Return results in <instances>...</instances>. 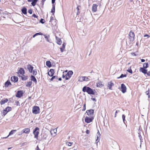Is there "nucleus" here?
I'll use <instances>...</instances> for the list:
<instances>
[{
    "label": "nucleus",
    "mask_w": 150,
    "mask_h": 150,
    "mask_svg": "<svg viewBox=\"0 0 150 150\" xmlns=\"http://www.w3.org/2000/svg\"><path fill=\"white\" fill-rule=\"evenodd\" d=\"M82 91L84 92H87L90 95H94L95 94V90H93L89 87L86 86H85L83 88Z\"/></svg>",
    "instance_id": "obj_1"
},
{
    "label": "nucleus",
    "mask_w": 150,
    "mask_h": 150,
    "mask_svg": "<svg viewBox=\"0 0 150 150\" xmlns=\"http://www.w3.org/2000/svg\"><path fill=\"white\" fill-rule=\"evenodd\" d=\"M39 130V128L38 127H36L33 130V133L34 134V138L37 139H38V135L39 134L38 131Z\"/></svg>",
    "instance_id": "obj_2"
},
{
    "label": "nucleus",
    "mask_w": 150,
    "mask_h": 150,
    "mask_svg": "<svg viewBox=\"0 0 150 150\" xmlns=\"http://www.w3.org/2000/svg\"><path fill=\"white\" fill-rule=\"evenodd\" d=\"M40 108L37 106H34L32 109V112L33 114H37L39 113Z\"/></svg>",
    "instance_id": "obj_3"
},
{
    "label": "nucleus",
    "mask_w": 150,
    "mask_h": 150,
    "mask_svg": "<svg viewBox=\"0 0 150 150\" xmlns=\"http://www.w3.org/2000/svg\"><path fill=\"white\" fill-rule=\"evenodd\" d=\"M73 73L72 71H69L66 74V78L65 79L66 80H68L71 77Z\"/></svg>",
    "instance_id": "obj_4"
},
{
    "label": "nucleus",
    "mask_w": 150,
    "mask_h": 150,
    "mask_svg": "<svg viewBox=\"0 0 150 150\" xmlns=\"http://www.w3.org/2000/svg\"><path fill=\"white\" fill-rule=\"evenodd\" d=\"M90 77V76H88V77L81 76L80 77V79L79 80H80L81 82L84 81H87L90 80V79L89 78Z\"/></svg>",
    "instance_id": "obj_5"
},
{
    "label": "nucleus",
    "mask_w": 150,
    "mask_h": 150,
    "mask_svg": "<svg viewBox=\"0 0 150 150\" xmlns=\"http://www.w3.org/2000/svg\"><path fill=\"white\" fill-rule=\"evenodd\" d=\"M93 119L94 117H90L86 116L85 118V121L86 122L88 123L92 122Z\"/></svg>",
    "instance_id": "obj_6"
},
{
    "label": "nucleus",
    "mask_w": 150,
    "mask_h": 150,
    "mask_svg": "<svg viewBox=\"0 0 150 150\" xmlns=\"http://www.w3.org/2000/svg\"><path fill=\"white\" fill-rule=\"evenodd\" d=\"M23 93L22 91H17L16 96L18 98H20L23 96Z\"/></svg>",
    "instance_id": "obj_7"
},
{
    "label": "nucleus",
    "mask_w": 150,
    "mask_h": 150,
    "mask_svg": "<svg viewBox=\"0 0 150 150\" xmlns=\"http://www.w3.org/2000/svg\"><path fill=\"white\" fill-rule=\"evenodd\" d=\"M121 91L123 93H125L126 92V87L125 85L123 83L121 84Z\"/></svg>",
    "instance_id": "obj_8"
},
{
    "label": "nucleus",
    "mask_w": 150,
    "mask_h": 150,
    "mask_svg": "<svg viewBox=\"0 0 150 150\" xmlns=\"http://www.w3.org/2000/svg\"><path fill=\"white\" fill-rule=\"evenodd\" d=\"M40 136L41 139L40 140L45 139L47 137V135L46 132H44L41 134Z\"/></svg>",
    "instance_id": "obj_9"
},
{
    "label": "nucleus",
    "mask_w": 150,
    "mask_h": 150,
    "mask_svg": "<svg viewBox=\"0 0 150 150\" xmlns=\"http://www.w3.org/2000/svg\"><path fill=\"white\" fill-rule=\"evenodd\" d=\"M11 80L14 83L17 82L18 81V78L16 76H12L11 78Z\"/></svg>",
    "instance_id": "obj_10"
},
{
    "label": "nucleus",
    "mask_w": 150,
    "mask_h": 150,
    "mask_svg": "<svg viewBox=\"0 0 150 150\" xmlns=\"http://www.w3.org/2000/svg\"><path fill=\"white\" fill-rule=\"evenodd\" d=\"M22 132L21 133V135L23 133L28 134L30 132V129L29 128H25L22 130Z\"/></svg>",
    "instance_id": "obj_11"
},
{
    "label": "nucleus",
    "mask_w": 150,
    "mask_h": 150,
    "mask_svg": "<svg viewBox=\"0 0 150 150\" xmlns=\"http://www.w3.org/2000/svg\"><path fill=\"white\" fill-rule=\"evenodd\" d=\"M27 69H28L30 73H32L33 71V67L30 64H28V65H27Z\"/></svg>",
    "instance_id": "obj_12"
},
{
    "label": "nucleus",
    "mask_w": 150,
    "mask_h": 150,
    "mask_svg": "<svg viewBox=\"0 0 150 150\" xmlns=\"http://www.w3.org/2000/svg\"><path fill=\"white\" fill-rule=\"evenodd\" d=\"M129 38L134 40V32L132 30L129 32Z\"/></svg>",
    "instance_id": "obj_13"
},
{
    "label": "nucleus",
    "mask_w": 150,
    "mask_h": 150,
    "mask_svg": "<svg viewBox=\"0 0 150 150\" xmlns=\"http://www.w3.org/2000/svg\"><path fill=\"white\" fill-rule=\"evenodd\" d=\"M139 71L140 72H142L144 74H145L147 73V70L144 67H141L139 69Z\"/></svg>",
    "instance_id": "obj_14"
},
{
    "label": "nucleus",
    "mask_w": 150,
    "mask_h": 150,
    "mask_svg": "<svg viewBox=\"0 0 150 150\" xmlns=\"http://www.w3.org/2000/svg\"><path fill=\"white\" fill-rule=\"evenodd\" d=\"M54 73V70L53 69H50L49 71L48 72V74L49 76L51 77L53 75Z\"/></svg>",
    "instance_id": "obj_15"
},
{
    "label": "nucleus",
    "mask_w": 150,
    "mask_h": 150,
    "mask_svg": "<svg viewBox=\"0 0 150 150\" xmlns=\"http://www.w3.org/2000/svg\"><path fill=\"white\" fill-rule=\"evenodd\" d=\"M38 0H27L28 2H32L31 4L33 6H35L36 5Z\"/></svg>",
    "instance_id": "obj_16"
},
{
    "label": "nucleus",
    "mask_w": 150,
    "mask_h": 150,
    "mask_svg": "<svg viewBox=\"0 0 150 150\" xmlns=\"http://www.w3.org/2000/svg\"><path fill=\"white\" fill-rule=\"evenodd\" d=\"M114 85L112 81L108 83V87L110 89L112 90V86Z\"/></svg>",
    "instance_id": "obj_17"
},
{
    "label": "nucleus",
    "mask_w": 150,
    "mask_h": 150,
    "mask_svg": "<svg viewBox=\"0 0 150 150\" xmlns=\"http://www.w3.org/2000/svg\"><path fill=\"white\" fill-rule=\"evenodd\" d=\"M134 40L129 38L128 40H126V44L127 45H129L131 44L134 41Z\"/></svg>",
    "instance_id": "obj_18"
},
{
    "label": "nucleus",
    "mask_w": 150,
    "mask_h": 150,
    "mask_svg": "<svg viewBox=\"0 0 150 150\" xmlns=\"http://www.w3.org/2000/svg\"><path fill=\"white\" fill-rule=\"evenodd\" d=\"M22 13L24 15L27 13V8L25 7H23L21 9Z\"/></svg>",
    "instance_id": "obj_19"
},
{
    "label": "nucleus",
    "mask_w": 150,
    "mask_h": 150,
    "mask_svg": "<svg viewBox=\"0 0 150 150\" xmlns=\"http://www.w3.org/2000/svg\"><path fill=\"white\" fill-rule=\"evenodd\" d=\"M20 74L23 75L25 73V71L22 68H20L18 71Z\"/></svg>",
    "instance_id": "obj_20"
},
{
    "label": "nucleus",
    "mask_w": 150,
    "mask_h": 150,
    "mask_svg": "<svg viewBox=\"0 0 150 150\" xmlns=\"http://www.w3.org/2000/svg\"><path fill=\"white\" fill-rule=\"evenodd\" d=\"M98 6L96 4H93L92 6V11L93 12L96 11L97 7Z\"/></svg>",
    "instance_id": "obj_21"
},
{
    "label": "nucleus",
    "mask_w": 150,
    "mask_h": 150,
    "mask_svg": "<svg viewBox=\"0 0 150 150\" xmlns=\"http://www.w3.org/2000/svg\"><path fill=\"white\" fill-rule=\"evenodd\" d=\"M56 39L57 40V43L59 45H60L62 43V41L61 40L60 38L58 37L57 36H56Z\"/></svg>",
    "instance_id": "obj_22"
},
{
    "label": "nucleus",
    "mask_w": 150,
    "mask_h": 150,
    "mask_svg": "<svg viewBox=\"0 0 150 150\" xmlns=\"http://www.w3.org/2000/svg\"><path fill=\"white\" fill-rule=\"evenodd\" d=\"M88 113L87 115H92L94 113V110L93 109H90L89 110H88Z\"/></svg>",
    "instance_id": "obj_23"
},
{
    "label": "nucleus",
    "mask_w": 150,
    "mask_h": 150,
    "mask_svg": "<svg viewBox=\"0 0 150 150\" xmlns=\"http://www.w3.org/2000/svg\"><path fill=\"white\" fill-rule=\"evenodd\" d=\"M30 80L31 81H33L35 84L37 83V79L35 76L33 75H31L30 76Z\"/></svg>",
    "instance_id": "obj_24"
},
{
    "label": "nucleus",
    "mask_w": 150,
    "mask_h": 150,
    "mask_svg": "<svg viewBox=\"0 0 150 150\" xmlns=\"http://www.w3.org/2000/svg\"><path fill=\"white\" fill-rule=\"evenodd\" d=\"M43 35L44 36L45 38V40L49 42H50V41L49 40L50 37V36L49 35H45L43 34V35Z\"/></svg>",
    "instance_id": "obj_25"
},
{
    "label": "nucleus",
    "mask_w": 150,
    "mask_h": 150,
    "mask_svg": "<svg viewBox=\"0 0 150 150\" xmlns=\"http://www.w3.org/2000/svg\"><path fill=\"white\" fill-rule=\"evenodd\" d=\"M5 87H8L10 85H11V84L9 80H8L5 83Z\"/></svg>",
    "instance_id": "obj_26"
},
{
    "label": "nucleus",
    "mask_w": 150,
    "mask_h": 150,
    "mask_svg": "<svg viewBox=\"0 0 150 150\" xmlns=\"http://www.w3.org/2000/svg\"><path fill=\"white\" fill-rule=\"evenodd\" d=\"M8 99L7 98H6L4 100L3 99L1 101L0 103L1 105H3L5 103H7L8 101Z\"/></svg>",
    "instance_id": "obj_27"
},
{
    "label": "nucleus",
    "mask_w": 150,
    "mask_h": 150,
    "mask_svg": "<svg viewBox=\"0 0 150 150\" xmlns=\"http://www.w3.org/2000/svg\"><path fill=\"white\" fill-rule=\"evenodd\" d=\"M46 66L49 68H50L52 67L51 62L50 61H47L46 62Z\"/></svg>",
    "instance_id": "obj_28"
},
{
    "label": "nucleus",
    "mask_w": 150,
    "mask_h": 150,
    "mask_svg": "<svg viewBox=\"0 0 150 150\" xmlns=\"http://www.w3.org/2000/svg\"><path fill=\"white\" fill-rule=\"evenodd\" d=\"M55 11V4L52 5V8L51 10V12L52 13V15H54Z\"/></svg>",
    "instance_id": "obj_29"
},
{
    "label": "nucleus",
    "mask_w": 150,
    "mask_h": 150,
    "mask_svg": "<svg viewBox=\"0 0 150 150\" xmlns=\"http://www.w3.org/2000/svg\"><path fill=\"white\" fill-rule=\"evenodd\" d=\"M97 139H96V143H97L99 141V140L98 141V139H99V138L100 137V133L99 130H98V132L97 133Z\"/></svg>",
    "instance_id": "obj_30"
},
{
    "label": "nucleus",
    "mask_w": 150,
    "mask_h": 150,
    "mask_svg": "<svg viewBox=\"0 0 150 150\" xmlns=\"http://www.w3.org/2000/svg\"><path fill=\"white\" fill-rule=\"evenodd\" d=\"M122 117L123 123H124V124H125L126 125V126L127 127V125L126 124L127 121L125 120V115L123 114L122 115Z\"/></svg>",
    "instance_id": "obj_31"
},
{
    "label": "nucleus",
    "mask_w": 150,
    "mask_h": 150,
    "mask_svg": "<svg viewBox=\"0 0 150 150\" xmlns=\"http://www.w3.org/2000/svg\"><path fill=\"white\" fill-rule=\"evenodd\" d=\"M8 111L6 109H4L3 110V112H2V113H3L2 116H4L8 113Z\"/></svg>",
    "instance_id": "obj_32"
},
{
    "label": "nucleus",
    "mask_w": 150,
    "mask_h": 150,
    "mask_svg": "<svg viewBox=\"0 0 150 150\" xmlns=\"http://www.w3.org/2000/svg\"><path fill=\"white\" fill-rule=\"evenodd\" d=\"M21 80L23 81H25L28 79V76L23 75L22 76H21Z\"/></svg>",
    "instance_id": "obj_33"
},
{
    "label": "nucleus",
    "mask_w": 150,
    "mask_h": 150,
    "mask_svg": "<svg viewBox=\"0 0 150 150\" xmlns=\"http://www.w3.org/2000/svg\"><path fill=\"white\" fill-rule=\"evenodd\" d=\"M17 130L16 129L13 130H11L9 133L8 136H9L10 135H11L13 134V133L16 132Z\"/></svg>",
    "instance_id": "obj_34"
},
{
    "label": "nucleus",
    "mask_w": 150,
    "mask_h": 150,
    "mask_svg": "<svg viewBox=\"0 0 150 150\" xmlns=\"http://www.w3.org/2000/svg\"><path fill=\"white\" fill-rule=\"evenodd\" d=\"M43 35V33L41 32L36 33L33 35V37L34 38L35 37H36V36H37L38 35Z\"/></svg>",
    "instance_id": "obj_35"
},
{
    "label": "nucleus",
    "mask_w": 150,
    "mask_h": 150,
    "mask_svg": "<svg viewBox=\"0 0 150 150\" xmlns=\"http://www.w3.org/2000/svg\"><path fill=\"white\" fill-rule=\"evenodd\" d=\"M32 83L31 81L28 82L26 85V86L27 87H30L32 85Z\"/></svg>",
    "instance_id": "obj_36"
},
{
    "label": "nucleus",
    "mask_w": 150,
    "mask_h": 150,
    "mask_svg": "<svg viewBox=\"0 0 150 150\" xmlns=\"http://www.w3.org/2000/svg\"><path fill=\"white\" fill-rule=\"evenodd\" d=\"M127 76V75L126 74H122L120 76L117 78V79H119L120 78H122L124 77H126Z\"/></svg>",
    "instance_id": "obj_37"
},
{
    "label": "nucleus",
    "mask_w": 150,
    "mask_h": 150,
    "mask_svg": "<svg viewBox=\"0 0 150 150\" xmlns=\"http://www.w3.org/2000/svg\"><path fill=\"white\" fill-rule=\"evenodd\" d=\"M148 67L149 64L148 63H146L144 64L143 67H144L146 69Z\"/></svg>",
    "instance_id": "obj_38"
},
{
    "label": "nucleus",
    "mask_w": 150,
    "mask_h": 150,
    "mask_svg": "<svg viewBox=\"0 0 150 150\" xmlns=\"http://www.w3.org/2000/svg\"><path fill=\"white\" fill-rule=\"evenodd\" d=\"M5 109H6L8 112L11 111L12 110L11 108L8 106Z\"/></svg>",
    "instance_id": "obj_39"
},
{
    "label": "nucleus",
    "mask_w": 150,
    "mask_h": 150,
    "mask_svg": "<svg viewBox=\"0 0 150 150\" xmlns=\"http://www.w3.org/2000/svg\"><path fill=\"white\" fill-rule=\"evenodd\" d=\"M33 75H36L37 74V71L36 69L33 70Z\"/></svg>",
    "instance_id": "obj_40"
},
{
    "label": "nucleus",
    "mask_w": 150,
    "mask_h": 150,
    "mask_svg": "<svg viewBox=\"0 0 150 150\" xmlns=\"http://www.w3.org/2000/svg\"><path fill=\"white\" fill-rule=\"evenodd\" d=\"M127 72L129 73L132 74V71L131 68V67H130V69H128L127 71Z\"/></svg>",
    "instance_id": "obj_41"
},
{
    "label": "nucleus",
    "mask_w": 150,
    "mask_h": 150,
    "mask_svg": "<svg viewBox=\"0 0 150 150\" xmlns=\"http://www.w3.org/2000/svg\"><path fill=\"white\" fill-rule=\"evenodd\" d=\"M52 77V78L51 79H50V80L51 81H53L54 79H57V77H56V76H53Z\"/></svg>",
    "instance_id": "obj_42"
},
{
    "label": "nucleus",
    "mask_w": 150,
    "mask_h": 150,
    "mask_svg": "<svg viewBox=\"0 0 150 150\" xmlns=\"http://www.w3.org/2000/svg\"><path fill=\"white\" fill-rule=\"evenodd\" d=\"M45 20L43 18H41L40 20V23L42 24H44L45 23Z\"/></svg>",
    "instance_id": "obj_43"
},
{
    "label": "nucleus",
    "mask_w": 150,
    "mask_h": 150,
    "mask_svg": "<svg viewBox=\"0 0 150 150\" xmlns=\"http://www.w3.org/2000/svg\"><path fill=\"white\" fill-rule=\"evenodd\" d=\"M149 88L148 89V90L146 91V92H145V93H146V94L147 95H148V97L149 98H150V95L149 94Z\"/></svg>",
    "instance_id": "obj_44"
},
{
    "label": "nucleus",
    "mask_w": 150,
    "mask_h": 150,
    "mask_svg": "<svg viewBox=\"0 0 150 150\" xmlns=\"http://www.w3.org/2000/svg\"><path fill=\"white\" fill-rule=\"evenodd\" d=\"M103 85L102 83H97V87H102L103 86Z\"/></svg>",
    "instance_id": "obj_45"
},
{
    "label": "nucleus",
    "mask_w": 150,
    "mask_h": 150,
    "mask_svg": "<svg viewBox=\"0 0 150 150\" xmlns=\"http://www.w3.org/2000/svg\"><path fill=\"white\" fill-rule=\"evenodd\" d=\"M73 144L72 142H67L66 143V145H67L69 146H70L72 145V144Z\"/></svg>",
    "instance_id": "obj_46"
},
{
    "label": "nucleus",
    "mask_w": 150,
    "mask_h": 150,
    "mask_svg": "<svg viewBox=\"0 0 150 150\" xmlns=\"http://www.w3.org/2000/svg\"><path fill=\"white\" fill-rule=\"evenodd\" d=\"M28 12L30 14H32L33 13V10L32 9H30L28 10Z\"/></svg>",
    "instance_id": "obj_47"
},
{
    "label": "nucleus",
    "mask_w": 150,
    "mask_h": 150,
    "mask_svg": "<svg viewBox=\"0 0 150 150\" xmlns=\"http://www.w3.org/2000/svg\"><path fill=\"white\" fill-rule=\"evenodd\" d=\"M76 9L77 10V15H79L80 13V11H79V7H77L76 8Z\"/></svg>",
    "instance_id": "obj_48"
},
{
    "label": "nucleus",
    "mask_w": 150,
    "mask_h": 150,
    "mask_svg": "<svg viewBox=\"0 0 150 150\" xmlns=\"http://www.w3.org/2000/svg\"><path fill=\"white\" fill-rule=\"evenodd\" d=\"M86 109V104H85L83 106V108L82 110V111H84Z\"/></svg>",
    "instance_id": "obj_49"
},
{
    "label": "nucleus",
    "mask_w": 150,
    "mask_h": 150,
    "mask_svg": "<svg viewBox=\"0 0 150 150\" xmlns=\"http://www.w3.org/2000/svg\"><path fill=\"white\" fill-rule=\"evenodd\" d=\"M16 105H20L19 102L18 101H16L15 102Z\"/></svg>",
    "instance_id": "obj_50"
},
{
    "label": "nucleus",
    "mask_w": 150,
    "mask_h": 150,
    "mask_svg": "<svg viewBox=\"0 0 150 150\" xmlns=\"http://www.w3.org/2000/svg\"><path fill=\"white\" fill-rule=\"evenodd\" d=\"M52 24L53 25H56V24H57V21H56V20H55V21H54V22H52Z\"/></svg>",
    "instance_id": "obj_51"
},
{
    "label": "nucleus",
    "mask_w": 150,
    "mask_h": 150,
    "mask_svg": "<svg viewBox=\"0 0 150 150\" xmlns=\"http://www.w3.org/2000/svg\"><path fill=\"white\" fill-rule=\"evenodd\" d=\"M120 111L119 110H116V112H115V117L116 116H117V113L118 112H120Z\"/></svg>",
    "instance_id": "obj_52"
},
{
    "label": "nucleus",
    "mask_w": 150,
    "mask_h": 150,
    "mask_svg": "<svg viewBox=\"0 0 150 150\" xmlns=\"http://www.w3.org/2000/svg\"><path fill=\"white\" fill-rule=\"evenodd\" d=\"M53 20H54V18L52 16H51L50 17V22H51L52 23Z\"/></svg>",
    "instance_id": "obj_53"
},
{
    "label": "nucleus",
    "mask_w": 150,
    "mask_h": 150,
    "mask_svg": "<svg viewBox=\"0 0 150 150\" xmlns=\"http://www.w3.org/2000/svg\"><path fill=\"white\" fill-rule=\"evenodd\" d=\"M144 37H147V38H149L150 37V36L149 35H148L147 34H145L144 36Z\"/></svg>",
    "instance_id": "obj_54"
},
{
    "label": "nucleus",
    "mask_w": 150,
    "mask_h": 150,
    "mask_svg": "<svg viewBox=\"0 0 150 150\" xmlns=\"http://www.w3.org/2000/svg\"><path fill=\"white\" fill-rule=\"evenodd\" d=\"M32 16L35 18H37L38 17V16L36 15L35 13H33L32 15Z\"/></svg>",
    "instance_id": "obj_55"
},
{
    "label": "nucleus",
    "mask_w": 150,
    "mask_h": 150,
    "mask_svg": "<svg viewBox=\"0 0 150 150\" xmlns=\"http://www.w3.org/2000/svg\"><path fill=\"white\" fill-rule=\"evenodd\" d=\"M66 43H63V44H62V47L64 49L65 48V46H66Z\"/></svg>",
    "instance_id": "obj_56"
},
{
    "label": "nucleus",
    "mask_w": 150,
    "mask_h": 150,
    "mask_svg": "<svg viewBox=\"0 0 150 150\" xmlns=\"http://www.w3.org/2000/svg\"><path fill=\"white\" fill-rule=\"evenodd\" d=\"M44 2L42 1H41V4H42V8H43V5L44 4Z\"/></svg>",
    "instance_id": "obj_57"
},
{
    "label": "nucleus",
    "mask_w": 150,
    "mask_h": 150,
    "mask_svg": "<svg viewBox=\"0 0 150 150\" xmlns=\"http://www.w3.org/2000/svg\"><path fill=\"white\" fill-rule=\"evenodd\" d=\"M146 74H147L148 76H150V71H149L148 72H147V73H146Z\"/></svg>",
    "instance_id": "obj_58"
},
{
    "label": "nucleus",
    "mask_w": 150,
    "mask_h": 150,
    "mask_svg": "<svg viewBox=\"0 0 150 150\" xmlns=\"http://www.w3.org/2000/svg\"><path fill=\"white\" fill-rule=\"evenodd\" d=\"M64 49L63 47L60 48V51L61 52H63V50Z\"/></svg>",
    "instance_id": "obj_59"
},
{
    "label": "nucleus",
    "mask_w": 150,
    "mask_h": 150,
    "mask_svg": "<svg viewBox=\"0 0 150 150\" xmlns=\"http://www.w3.org/2000/svg\"><path fill=\"white\" fill-rule=\"evenodd\" d=\"M131 54L134 56H137L136 54H135V53L134 52H132L131 53Z\"/></svg>",
    "instance_id": "obj_60"
},
{
    "label": "nucleus",
    "mask_w": 150,
    "mask_h": 150,
    "mask_svg": "<svg viewBox=\"0 0 150 150\" xmlns=\"http://www.w3.org/2000/svg\"><path fill=\"white\" fill-rule=\"evenodd\" d=\"M86 132V134H88L90 133V131L88 130L87 129Z\"/></svg>",
    "instance_id": "obj_61"
},
{
    "label": "nucleus",
    "mask_w": 150,
    "mask_h": 150,
    "mask_svg": "<svg viewBox=\"0 0 150 150\" xmlns=\"http://www.w3.org/2000/svg\"><path fill=\"white\" fill-rule=\"evenodd\" d=\"M91 100H93V101H94L95 102H96V100L95 98H91Z\"/></svg>",
    "instance_id": "obj_62"
},
{
    "label": "nucleus",
    "mask_w": 150,
    "mask_h": 150,
    "mask_svg": "<svg viewBox=\"0 0 150 150\" xmlns=\"http://www.w3.org/2000/svg\"><path fill=\"white\" fill-rule=\"evenodd\" d=\"M55 0H52V3L53 4H54L55 3Z\"/></svg>",
    "instance_id": "obj_63"
},
{
    "label": "nucleus",
    "mask_w": 150,
    "mask_h": 150,
    "mask_svg": "<svg viewBox=\"0 0 150 150\" xmlns=\"http://www.w3.org/2000/svg\"><path fill=\"white\" fill-rule=\"evenodd\" d=\"M37 150H40V149H39L38 146H37L36 147Z\"/></svg>",
    "instance_id": "obj_64"
}]
</instances>
